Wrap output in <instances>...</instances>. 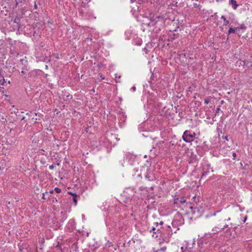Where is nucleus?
<instances>
[{
  "label": "nucleus",
  "instance_id": "1",
  "mask_svg": "<svg viewBox=\"0 0 252 252\" xmlns=\"http://www.w3.org/2000/svg\"><path fill=\"white\" fill-rule=\"evenodd\" d=\"M157 232L160 234L159 237L166 243L169 242L170 238L173 234L172 229L170 226L158 228L157 229Z\"/></svg>",
  "mask_w": 252,
  "mask_h": 252
},
{
  "label": "nucleus",
  "instance_id": "2",
  "mask_svg": "<svg viewBox=\"0 0 252 252\" xmlns=\"http://www.w3.org/2000/svg\"><path fill=\"white\" fill-rule=\"evenodd\" d=\"M196 134L194 132L187 130L185 131L182 136V138L184 141L189 143L193 141Z\"/></svg>",
  "mask_w": 252,
  "mask_h": 252
},
{
  "label": "nucleus",
  "instance_id": "3",
  "mask_svg": "<svg viewBox=\"0 0 252 252\" xmlns=\"http://www.w3.org/2000/svg\"><path fill=\"white\" fill-rule=\"evenodd\" d=\"M151 23L148 24V26L152 25L155 26L157 25L162 26L164 23V18L160 16L154 17V16L150 17Z\"/></svg>",
  "mask_w": 252,
  "mask_h": 252
},
{
  "label": "nucleus",
  "instance_id": "4",
  "mask_svg": "<svg viewBox=\"0 0 252 252\" xmlns=\"http://www.w3.org/2000/svg\"><path fill=\"white\" fill-rule=\"evenodd\" d=\"M184 222V219L182 214L179 212H177L172 222L173 226L182 225Z\"/></svg>",
  "mask_w": 252,
  "mask_h": 252
},
{
  "label": "nucleus",
  "instance_id": "5",
  "mask_svg": "<svg viewBox=\"0 0 252 252\" xmlns=\"http://www.w3.org/2000/svg\"><path fill=\"white\" fill-rule=\"evenodd\" d=\"M186 203V200L184 197L180 196L175 197L174 199V204L177 207H183L185 203Z\"/></svg>",
  "mask_w": 252,
  "mask_h": 252
},
{
  "label": "nucleus",
  "instance_id": "6",
  "mask_svg": "<svg viewBox=\"0 0 252 252\" xmlns=\"http://www.w3.org/2000/svg\"><path fill=\"white\" fill-rule=\"evenodd\" d=\"M64 101H69L72 98V95H70L68 93L65 92L63 97Z\"/></svg>",
  "mask_w": 252,
  "mask_h": 252
},
{
  "label": "nucleus",
  "instance_id": "7",
  "mask_svg": "<svg viewBox=\"0 0 252 252\" xmlns=\"http://www.w3.org/2000/svg\"><path fill=\"white\" fill-rule=\"evenodd\" d=\"M230 224H228L225 223L222 227H221V228L215 227L213 229V231H216L217 232H219L221 230H224L225 228L230 227Z\"/></svg>",
  "mask_w": 252,
  "mask_h": 252
},
{
  "label": "nucleus",
  "instance_id": "8",
  "mask_svg": "<svg viewBox=\"0 0 252 252\" xmlns=\"http://www.w3.org/2000/svg\"><path fill=\"white\" fill-rule=\"evenodd\" d=\"M6 83V82L4 78V74L2 73V70H0V84L1 85H4Z\"/></svg>",
  "mask_w": 252,
  "mask_h": 252
},
{
  "label": "nucleus",
  "instance_id": "9",
  "mask_svg": "<svg viewBox=\"0 0 252 252\" xmlns=\"http://www.w3.org/2000/svg\"><path fill=\"white\" fill-rule=\"evenodd\" d=\"M229 4L231 5L234 10H236L238 7V4L235 0H229Z\"/></svg>",
  "mask_w": 252,
  "mask_h": 252
},
{
  "label": "nucleus",
  "instance_id": "10",
  "mask_svg": "<svg viewBox=\"0 0 252 252\" xmlns=\"http://www.w3.org/2000/svg\"><path fill=\"white\" fill-rule=\"evenodd\" d=\"M13 22L17 24L16 27L19 29L21 28L20 18L17 16L13 20Z\"/></svg>",
  "mask_w": 252,
  "mask_h": 252
},
{
  "label": "nucleus",
  "instance_id": "11",
  "mask_svg": "<svg viewBox=\"0 0 252 252\" xmlns=\"http://www.w3.org/2000/svg\"><path fill=\"white\" fill-rule=\"evenodd\" d=\"M245 247L250 252H252V241H249L245 244Z\"/></svg>",
  "mask_w": 252,
  "mask_h": 252
},
{
  "label": "nucleus",
  "instance_id": "12",
  "mask_svg": "<svg viewBox=\"0 0 252 252\" xmlns=\"http://www.w3.org/2000/svg\"><path fill=\"white\" fill-rule=\"evenodd\" d=\"M237 27H235L234 28H230L228 32L226 33L227 35H229L231 33H234L235 32L237 31Z\"/></svg>",
  "mask_w": 252,
  "mask_h": 252
},
{
  "label": "nucleus",
  "instance_id": "13",
  "mask_svg": "<svg viewBox=\"0 0 252 252\" xmlns=\"http://www.w3.org/2000/svg\"><path fill=\"white\" fill-rule=\"evenodd\" d=\"M211 237V236L210 234L209 235H205L204 236V237H201V239L198 241V242L200 244L201 242L204 241L206 238H210Z\"/></svg>",
  "mask_w": 252,
  "mask_h": 252
},
{
  "label": "nucleus",
  "instance_id": "14",
  "mask_svg": "<svg viewBox=\"0 0 252 252\" xmlns=\"http://www.w3.org/2000/svg\"><path fill=\"white\" fill-rule=\"evenodd\" d=\"M40 5V4L39 3V1H34V9H36V10L38 9Z\"/></svg>",
  "mask_w": 252,
  "mask_h": 252
},
{
  "label": "nucleus",
  "instance_id": "15",
  "mask_svg": "<svg viewBox=\"0 0 252 252\" xmlns=\"http://www.w3.org/2000/svg\"><path fill=\"white\" fill-rule=\"evenodd\" d=\"M79 197V196L77 194H74L73 197V201L74 203V205L76 206L77 204V198Z\"/></svg>",
  "mask_w": 252,
  "mask_h": 252
},
{
  "label": "nucleus",
  "instance_id": "16",
  "mask_svg": "<svg viewBox=\"0 0 252 252\" xmlns=\"http://www.w3.org/2000/svg\"><path fill=\"white\" fill-rule=\"evenodd\" d=\"M237 30H245L246 29H247V27L245 26V24H242L240 25V26L239 27H237Z\"/></svg>",
  "mask_w": 252,
  "mask_h": 252
},
{
  "label": "nucleus",
  "instance_id": "17",
  "mask_svg": "<svg viewBox=\"0 0 252 252\" xmlns=\"http://www.w3.org/2000/svg\"><path fill=\"white\" fill-rule=\"evenodd\" d=\"M221 19L223 20V21L224 22V23H225L224 25L225 26H226V25H227L229 24V21L226 20V18H225V17L224 16H222L221 17Z\"/></svg>",
  "mask_w": 252,
  "mask_h": 252
},
{
  "label": "nucleus",
  "instance_id": "18",
  "mask_svg": "<svg viewBox=\"0 0 252 252\" xmlns=\"http://www.w3.org/2000/svg\"><path fill=\"white\" fill-rule=\"evenodd\" d=\"M114 2L118 4H121L124 3V0H113Z\"/></svg>",
  "mask_w": 252,
  "mask_h": 252
},
{
  "label": "nucleus",
  "instance_id": "19",
  "mask_svg": "<svg viewBox=\"0 0 252 252\" xmlns=\"http://www.w3.org/2000/svg\"><path fill=\"white\" fill-rule=\"evenodd\" d=\"M54 190L56 193H59L61 192L62 190L60 188L56 187L54 189Z\"/></svg>",
  "mask_w": 252,
  "mask_h": 252
},
{
  "label": "nucleus",
  "instance_id": "20",
  "mask_svg": "<svg viewBox=\"0 0 252 252\" xmlns=\"http://www.w3.org/2000/svg\"><path fill=\"white\" fill-rule=\"evenodd\" d=\"M145 178L146 179L150 181L153 180V179H151V177L149 175L148 173L145 175Z\"/></svg>",
  "mask_w": 252,
  "mask_h": 252
},
{
  "label": "nucleus",
  "instance_id": "21",
  "mask_svg": "<svg viewBox=\"0 0 252 252\" xmlns=\"http://www.w3.org/2000/svg\"><path fill=\"white\" fill-rule=\"evenodd\" d=\"M220 106H219L216 109V112H215V116H216L219 113V112L220 111Z\"/></svg>",
  "mask_w": 252,
  "mask_h": 252
},
{
  "label": "nucleus",
  "instance_id": "22",
  "mask_svg": "<svg viewBox=\"0 0 252 252\" xmlns=\"http://www.w3.org/2000/svg\"><path fill=\"white\" fill-rule=\"evenodd\" d=\"M210 98L209 97H207V98H205L204 100V103L206 104H208L210 102Z\"/></svg>",
  "mask_w": 252,
  "mask_h": 252
},
{
  "label": "nucleus",
  "instance_id": "23",
  "mask_svg": "<svg viewBox=\"0 0 252 252\" xmlns=\"http://www.w3.org/2000/svg\"><path fill=\"white\" fill-rule=\"evenodd\" d=\"M232 224L231 223L230 224V227H229L228 228H227V229L225 231L226 233H228L230 234V229L231 227H232Z\"/></svg>",
  "mask_w": 252,
  "mask_h": 252
},
{
  "label": "nucleus",
  "instance_id": "24",
  "mask_svg": "<svg viewBox=\"0 0 252 252\" xmlns=\"http://www.w3.org/2000/svg\"><path fill=\"white\" fill-rule=\"evenodd\" d=\"M208 173V171H205V172L204 171L203 173H202L201 178H203V177L206 176L207 175Z\"/></svg>",
  "mask_w": 252,
  "mask_h": 252
},
{
  "label": "nucleus",
  "instance_id": "25",
  "mask_svg": "<svg viewBox=\"0 0 252 252\" xmlns=\"http://www.w3.org/2000/svg\"><path fill=\"white\" fill-rule=\"evenodd\" d=\"M156 230V227H153L151 230H150V232H153L154 233H156L155 230Z\"/></svg>",
  "mask_w": 252,
  "mask_h": 252
},
{
  "label": "nucleus",
  "instance_id": "26",
  "mask_svg": "<svg viewBox=\"0 0 252 252\" xmlns=\"http://www.w3.org/2000/svg\"><path fill=\"white\" fill-rule=\"evenodd\" d=\"M163 221H161L159 223V224L160 225H162L163 224ZM156 226H158V222H156Z\"/></svg>",
  "mask_w": 252,
  "mask_h": 252
},
{
  "label": "nucleus",
  "instance_id": "27",
  "mask_svg": "<svg viewBox=\"0 0 252 252\" xmlns=\"http://www.w3.org/2000/svg\"><path fill=\"white\" fill-rule=\"evenodd\" d=\"M183 252H192L191 250H189L186 248L185 249V251H183Z\"/></svg>",
  "mask_w": 252,
  "mask_h": 252
},
{
  "label": "nucleus",
  "instance_id": "28",
  "mask_svg": "<svg viewBox=\"0 0 252 252\" xmlns=\"http://www.w3.org/2000/svg\"><path fill=\"white\" fill-rule=\"evenodd\" d=\"M49 169H51V170H52L54 168V165L53 164H52L51 165L49 166Z\"/></svg>",
  "mask_w": 252,
  "mask_h": 252
},
{
  "label": "nucleus",
  "instance_id": "29",
  "mask_svg": "<svg viewBox=\"0 0 252 252\" xmlns=\"http://www.w3.org/2000/svg\"><path fill=\"white\" fill-rule=\"evenodd\" d=\"M166 249V247H164L163 248H162L161 249H160V251H165V250Z\"/></svg>",
  "mask_w": 252,
  "mask_h": 252
},
{
  "label": "nucleus",
  "instance_id": "30",
  "mask_svg": "<svg viewBox=\"0 0 252 252\" xmlns=\"http://www.w3.org/2000/svg\"><path fill=\"white\" fill-rule=\"evenodd\" d=\"M131 90L132 91L134 92V91H135V90H136V88H135V87H134V86L132 87L131 88Z\"/></svg>",
  "mask_w": 252,
  "mask_h": 252
},
{
  "label": "nucleus",
  "instance_id": "31",
  "mask_svg": "<svg viewBox=\"0 0 252 252\" xmlns=\"http://www.w3.org/2000/svg\"><path fill=\"white\" fill-rule=\"evenodd\" d=\"M232 156L234 158H235L236 157V154L235 152H233L232 153Z\"/></svg>",
  "mask_w": 252,
  "mask_h": 252
},
{
  "label": "nucleus",
  "instance_id": "32",
  "mask_svg": "<svg viewBox=\"0 0 252 252\" xmlns=\"http://www.w3.org/2000/svg\"><path fill=\"white\" fill-rule=\"evenodd\" d=\"M68 193L69 194H71V195H72V196H73V197H74V194H76V193H72V192H68Z\"/></svg>",
  "mask_w": 252,
  "mask_h": 252
},
{
  "label": "nucleus",
  "instance_id": "33",
  "mask_svg": "<svg viewBox=\"0 0 252 252\" xmlns=\"http://www.w3.org/2000/svg\"><path fill=\"white\" fill-rule=\"evenodd\" d=\"M193 6L194 7H197L198 6V5L196 3H193Z\"/></svg>",
  "mask_w": 252,
  "mask_h": 252
},
{
  "label": "nucleus",
  "instance_id": "34",
  "mask_svg": "<svg viewBox=\"0 0 252 252\" xmlns=\"http://www.w3.org/2000/svg\"><path fill=\"white\" fill-rule=\"evenodd\" d=\"M130 1L132 3H133L134 2H136L137 3H138V0H130Z\"/></svg>",
  "mask_w": 252,
  "mask_h": 252
},
{
  "label": "nucleus",
  "instance_id": "35",
  "mask_svg": "<svg viewBox=\"0 0 252 252\" xmlns=\"http://www.w3.org/2000/svg\"><path fill=\"white\" fill-rule=\"evenodd\" d=\"M223 138H224V139L226 140L227 141H228V136L227 135L224 136V137H223Z\"/></svg>",
  "mask_w": 252,
  "mask_h": 252
},
{
  "label": "nucleus",
  "instance_id": "36",
  "mask_svg": "<svg viewBox=\"0 0 252 252\" xmlns=\"http://www.w3.org/2000/svg\"><path fill=\"white\" fill-rule=\"evenodd\" d=\"M138 0V3L141 4L142 2H143V0Z\"/></svg>",
  "mask_w": 252,
  "mask_h": 252
},
{
  "label": "nucleus",
  "instance_id": "37",
  "mask_svg": "<svg viewBox=\"0 0 252 252\" xmlns=\"http://www.w3.org/2000/svg\"><path fill=\"white\" fill-rule=\"evenodd\" d=\"M42 198L43 199H46L45 197V194H44V193H42Z\"/></svg>",
  "mask_w": 252,
  "mask_h": 252
},
{
  "label": "nucleus",
  "instance_id": "38",
  "mask_svg": "<svg viewBox=\"0 0 252 252\" xmlns=\"http://www.w3.org/2000/svg\"><path fill=\"white\" fill-rule=\"evenodd\" d=\"M181 249L182 250V252H183V251H185V249H184V247H182L181 248Z\"/></svg>",
  "mask_w": 252,
  "mask_h": 252
},
{
  "label": "nucleus",
  "instance_id": "39",
  "mask_svg": "<svg viewBox=\"0 0 252 252\" xmlns=\"http://www.w3.org/2000/svg\"><path fill=\"white\" fill-rule=\"evenodd\" d=\"M247 220V216L245 217V218H244V220H243V222H245Z\"/></svg>",
  "mask_w": 252,
  "mask_h": 252
},
{
  "label": "nucleus",
  "instance_id": "40",
  "mask_svg": "<svg viewBox=\"0 0 252 252\" xmlns=\"http://www.w3.org/2000/svg\"><path fill=\"white\" fill-rule=\"evenodd\" d=\"M230 220V218H228L227 219H225L224 221H225V220L229 221V220Z\"/></svg>",
  "mask_w": 252,
  "mask_h": 252
},
{
  "label": "nucleus",
  "instance_id": "41",
  "mask_svg": "<svg viewBox=\"0 0 252 252\" xmlns=\"http://www.w3.org/2000/svg\"><path fill=\"white\" fill-rule=\"evenodd\" d=\"M53 192H54V190H51L50 191V193H51V194L53 193Z\"/></svg>",
  "mask_w": 252,
  "mask_h": 252
},
{
  "label": "nucleus",
  "instance_id": "42",
  "mask_svg": "<svg viewBox=\"0 0 252 252\" xmlns=\"http://www.w3.org/2000/svg\"><path fill=\"white\" fill-rule=\"evenodd\" d=\"M21 73H22V74H25L26 72H25V71H23V70H22V71H21Z\"/></svg>",
  "mask_w": 252,
  "mask_h": 252
},
{
  "label": "nucleus",
  "instance_id": "43",
  "mask_svg": "<svg viewBox=\"0 0 252 252\" xmlns=\"http://www.w3.org/2000/svg\"><path fill=\"white\" fill-rule=\"evenodd\" d=\"M150 189L152 190H154V187H151L150 188Z\"/></svg>",
  "mask_w": 252,
  "mask_h": 252
},
{
  "label": "nucleus",
  "instance_id": "44",
  "mask_svg": "<svg viewBox=\"0 0 252 252\" xmlns=\"http://www.w3.org/2000/svg\"><path fill=\"white\" fill-rule=\"evenodd\" d=\"M220 102H221V104H222L224 103V101L223 100H221Z\"/></svg>",
  "mask_w": 252,
  "mask_h": 252
},
{
  "label": "nucleus",
  "instance_id": "45",
  "mask_svg": "<svg viewBox=\"0 0 252 252\" xmlns=\"http://www.w3.org/2000/svg\"><path fill=\"white\" fill-rule=\"evenodd\" d=\"M189 208H190V209H191V210H192V209H193V208L192 206H189Z\"/></svg>",
  "mask_w": 252,
  "mask_h": 252
},
{
  "label": "nucleus",
  "instance_id": "46",
  "mask_svg": "<svg viewBox=\"0 0 252 252\" xmlns=\"http://www.w3.org/2000/svg\"><path fill=\"white\" fill-rule=\"evenodd\" d=\"M25 117H23L22 119H21V121L22 120H24L25 119Z\"/></svg>",
  "mask_w": 252,
  "mask_h": 252
},
{
  "label": "nucleus",
  "instance_id": "47",
  "mask_svg": "<svg viewBox=\"0 0 252 252\" xmlns=\"http://www.w3.org/2000/svg\"><path fill=\"white\" fill-rule=\"evenodd\" d=\"M138 176H139V177H141V174H139V175H138Z\"/></svg>",
  "mask_w": 252,
  "mask_h": 252
},
{
  "label": "nucleus",
  "instance_id": "48",
  "mask_svg": "<svg viewBox=\"0 0 252 252\" xmlns=\"http://www.w3.org/2000/svg\"><path fill=\"white\" fill-rule=\"evenodd\" d=\"M8 84H10V81H8Z\"/></svg>",
  "mask_w": 252,
  "mask_h": 252
},
{
  "label": "nucleus",
  "instance_id": "49",
  "mask_svg": "<svg viewBox=\"0 0 252 252\" xmlns=\"http://www.w3.org/2000/svg\"><path fill=\"white\" fill-rule=\"evenodd\" d=\"M35 13L38 14V11H35Z\"/></svg>",
  "mask_w": 252,
  "mask_h": 252
},
{
  "label": "nucleus",
  "instance_id": "50",
  "mask_svg": "<svg viewBox=\"0 0 252 252\" xmlns=\"http://www.w3.org/2000/svg\"><path fill=\"white\" fill-rule=\"evenodd\" d=\"M56 58H57V59H59L58 56H56Z\"/></svg>",
  "mask_w": 252,
  "mask_h": 252
},
{
  "label": "nucleus",
  "instance_id": "51",
  "mask_svg": "<svg viewBox=\"0 0 252 252\" xmlns=\"http://www.w3.org/2000/svg\"><path fill=\"white\" fill-rule=\"evenodd\" d=\"M171 38L173 39H175V37Z\"/></svg>",
  "mask_w": 252,
  "mask_h": 252
},
{
  "label": "nucleus",
  "instance_id": "52",
  "mask_svg": "<svg viewBox=\"0 0 252 252\" xmlns=\"http://www.w3.org/2000/svg\"><path fill=\"white\" fill-rule=\"evenodd\" d=\"M251 68H252V64L251 65Z\"/></svg>",
  "mask_w": 252,
  "mask_h": 252
},
{
  "label": "nucleus",
  "instance_id": "53",
  "mask_svg": "<svg viewBox=\"0 0 252 252\" xmlns=\"http://www.w3.org/2000/svg\"><path fill=\"white\" fill-rule=\"evenodd\" d=\"M251 68H252V64L251 65Z\"/></svg>",
  "mask_w": 252,
  "mask_h": 252
}]
</instances>
